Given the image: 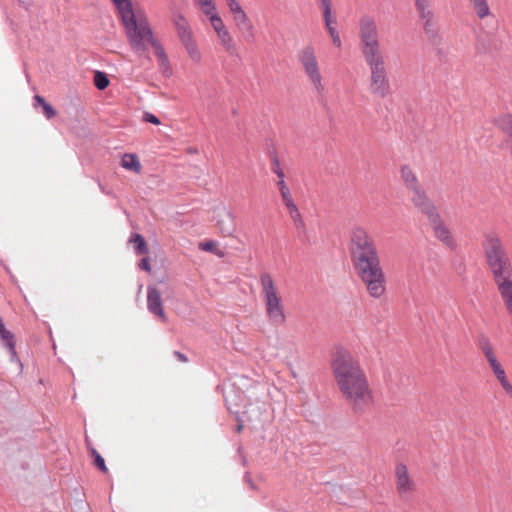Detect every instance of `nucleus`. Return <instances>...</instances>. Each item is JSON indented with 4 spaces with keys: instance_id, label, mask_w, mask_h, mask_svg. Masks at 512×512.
<instances>
[{
    "instance_id": "f257e3e1",
    "label": "nucleus",
    "mask_w": 512,
    "mask_h": 512,
    "mask_svg": "<svg viewBox=\"0 0 512 512\" xmlns=\"http://www.w3.org/2000/svg\"><path fill=\"white\" fill-rule=\"evenodd\" d=\"M348 249L354 271L368 294L380 298L386 291V277L374 240L364 228L355 227L350 232Z\"/></svg>"
},
{
    "instance_id": "f03ea898",
    "label": "nucleus",
    "mask_w": 512,
    "mask_h": 512,
    "mask_svg": "<svg viewBox=\"0 0 512 512\" xmlns=\"http://www.w3.org/2000/svg\"><path fill=\"white\" fill-rule=\"evenodd\" d=\"M331 368L344 398L355 413H363L371 401L367 378L359 362L342 346L335 349Z\"/></svg>"
},
{
    "instance_id": "7ed1b4c3",
    "label": "nucleus",
    "mask_w": 512,
    "mask_h": 512,
    "mask_svg": "<svg viewBox=\"0 0 512 512\" xmlns=\"http://www.w3.org/2000/svg\"><path fill=\"white\" fill-rule=\"evenodd\" d=\"M482 247L501 297L512 295V263L501 239L496 233H488Z\"/></svg>"
},
{
    "instance_id": "20e7f679",
    "label": "nucleus",
    "mask_w": 512,
    "mask_h": 512,
    "mask_svg": "<svg viewBox=\"0 0 512 512\" xmlns=\"http://www.w3.org/2000/svg\"><path fill=\"white\" fill-rule=\"evenodd\" d=\"M115 6L125 29L131 49L136 53L147 50L146 41L153 36V31L146 18H137L131 0H110Z\"/></svg>"
},
{
    "instance_id": "39448f33",
    "label": "nucleus",
    "mask_w": 512,
    "mask_h": 512,
    "mask_svg": "<svg viewBox=\"0 0 512 512\" xmlns=\"http://www.w3.org/2000/svg\"><path fill=\"white\" fill-rule=\"evenodd\" d=\"M260 280L266 305V313L270 322L275 326L283 325L286 321V316L283 306L281 305V298L275 289L272 277L268 273H263Z\"/></svg>"
},
{
    "instance_id": "423d86ee",
    "label": "nucleus",
    "mask_w": 512,
    "mask_h": 512,
    "mask_svg": "<svg viewBox=\"0 0 512 512\" xmlns=\"http://www.w3.org/2000/svg\"><path fill=\"white\" fill-rule=\"evenodd\" d=\"M361 52L364 58L381 55L379 50L378 30L374 19L364 15L359 21Z\"/></svg>"
},
{
    "instance_id": "0eeeda50",
    "label": "nucleus",
    "mask_w": 512,
    "mask_h": 512,
    "mask_svg": "<svg viewBox=\"0 0 512 512\" xmlns=\"http://www.w3.org/2000/svg\"><path fill=\"white\" fill-rule=\"evenodd\" d=\"M364 59L371 70V92L380 98H385L390 91V85L384 67L385 62L383 56L376 55Z\"/></svg>"
},
{
    "instance_id": "6e6552de",
    "label": "nucleus",
    "mask_w": 512,
    "mask_h": 512,
    "mask_svg": "<svg viewBox=\"0 0 512 512\" xmlns=\"http://www.w3.org/2000/svg\"><path fill=\"white\" fill-rule=\"evenodd\" d=\"M299 60L309 80L313 83L316 90L320 92L323 89L321 83L322 77L313 47L307 46L303 48L299 54Z\"/></svg>"
},
{
    "instance_id": "1a4fd4ad",
    "label": "nucleus",
    "mask_w": 512,
    "mask_h": 512,
    "mask_svg": "<svg viewBox=\"0 0 512 512\" xmlns=\"http://www.w3.org/2000/svg\"><path fill=\"white\" fill-rule=\"evenodd\" d=\"M477 346H478L479 350L485 356L487 362L489 363V365L496 377L505 372V370L503 369L502 365L500 364V362L498 361V359L494 353V350H493V347L491 345L489 338L486 335L480 334L478 336Z\"/></svg>"
},
{
    "instance_id": "9d476101",
    "label": "nucleus",
    "mask_w": 512,
    "mask_h": 512,
    "mask_svg": "<svg viewBox=\"0 0 512 512\" xmlns=\"http://www.w3.org/2000/svg\"><path fill=\"white\" fill-rule=\"evenodd\" d=\"M215 224L219 233L224 237L233 236L236 231L235 217L233 213L225 207L219 209L214 215Z\"/></svg>"
},
{
    "instance_id": "9b49d317",
    "label": "nucleus",
    "mask_w": 512,
    "mask_h": 512,
    "mask_svg": "<svg viewBox=\"0 0 512 512\" xmlns=\"http://www.w3.org/2000/svg\"><path fill=\"white\" fill-rule=\"evenodd\" d=\"M428 221L433 228L435 237L444 245H446L450 250L454 251L457 247V244L452 237L449 228L442 221L440 214L437 213L435 219L434 217H431L428 219Z\"/></svg>"
},
{
    "instance_id": "f8f14e48",
    "label": "nucleus",
    "mask_w": 512,
    "mask_h": 512,
    "mask_svg": "<svg viewBox=\"0 0 512 512\" xmlns=\"http://www.w3.org/2000/svg\"><path fill=\"white\" fill-rule=\"evenodd\" d=\"M413 197L411 199L414 206L424 215L427 216V218L436 217V214L438 213L437 208L433 201L427 196L426 192L421 188L418 187L414 190Z\"/></svg>"
},
{
    "instance_id": "ddd939ff",
    "label": "nucleus",
    "mask_w": 512,
    "mask_h": 512,
    "mask_svg": "<svg viewBox=\"0 0 512 512\" xmlns=\"http://www.w3.org/2000/svg\"><path fill=\"white\" fill-rule=\"evenodd\" d=\"M147 308L150 313L165 319L161 293L156 287H147Z\"/></svg>"
},
{
    "instance_id": "4468645a",
    "label": "nucleus",
    "mask_w": 512,
    "mask_h": 512,
    "mask_svg": "<svg viewBox=\"0 0 512 512\" xmlns=\"http://www.w3.org/2000/svg\"><path fill=\"white\" fill-rule=\"evenodd\" d=\"M429 43L438 47L442 42L436 17L420 22Z\"/></svg>"
},
{
    "instance_id": "2eb2a0df",
    "label": "nucleus",
    "mask_w": 512,
    "mask_h": 512,
    "mask_svg": "<svg viewBox=\"0 0 512 512\" xmlns=\"http://www.w3.org/2000/svg\"><path fill=\"white\" fill-rule=\"evenodd\" d=\"M173 24L177 32V36L181 43L187 42L193 39L192 31L186 18L182 14H174Z\"/></svg>"
},
{
    "instance_id": "dca6fc26",
    "label": "nucleus",
    "mask_w": 512,
    "mask_h": 512,
    "mask_svg": "<svg viewBox=\"0 0 512 512\" xmlns=\"http://www.w3.org/2000/svg\"><path fill=\"white\" fill-rule=\"evenodd\" d=\"M0 338L3 341L4 346L7 348L8 353L10 354L11 360H18L17 352H16V341L14 334L7 330L3 320H0Z\"/></svg>"
},
{
    "instance_id": "f3484780",
    "label": "nucleus",
    "mask_w": 512,
    "mask_h": 512,
    "mask_svg": "<svg viewBox=\"0 0 512 512\" xmlns=\"http://www.w3.org/2000/svg\"><path fill=\"white\" fill-rule=\"evenodd\" d=\"M414 7L420 22L436 17L431 0H414Z\"/></svg>"
},
{
    "instance_id": "a211bd4d",
    "label": "nucleus",
    "mask_w": 512,
    "mask_h": 512,
    "mask_svg": "<svg viewBox=\"0 0 512 512\" xmlns=\"http://www.w3.org/2000/svg\"><path fill=\"white\" fill-rule=\"evenodd\" d=\"M397 488L400 493H406L411 488V480L406 465L399 463L396 466Z\"/></svg>"
},
{
    "instance_id": "6ab92c4d",
    "label": "nucleus",
    "mask_w": 512,
    "mask_h": 512,
    "mask_svg": "<svg viewBox=\"0 0 512 512\" xmlns=\"http://www.w3.org/2000/svg\"><path fill=\"white\" fill-rule=\"evenodd\" d=\"M33 99V107L40 111L47 119H51L56 115L55 108L43 96L36 94Z\"/></svg>"
},
{
    "instance_id": "aec40b11",
    "label": "nucleus",
    "mask_w": 512,
    "mask_h": 512,
    "mask_svg": "<svg viewBox=\"0 0 512 512\" xmlns=\"http://www.w3.org/2000/svg\"><path fill=\"white\" fill-rule=\"evenodd\" d=\"M277 185L279 187V191H280L281 197L283 199V202H284L285 206L289 209L290 214L298 215V208L291 197L290 190H289L288 186L286 185L285 181L279 180L277 182Z\"/></svg>"
},
{
    "instance_id": "412c9836",
    "label": "nucleus",
    "mask_w": 512,
    "mask_h": 512,
    "mask_svg": "<svg viewBox=\"0 0 512 512\" xmlns=\"http://www.w3.org/2000/svg\"><path fill=\"white\" fill-rule=\"evenodd\" d=\"M401 178L406 188L410 191L420 187L417 176L408 165H403L401 167Z\"/></svg>"
},
{
    "instance_id": "4be33fe9",
    "label": "nucleus",
    "mask_w": 512,
    "mask_h": 512,
    "mask_svg": "<svg viewBox=\"0 0 512 512\" xmlns=\"http://www.w3.org/2000/svg\"><path fill=\"white\" fill-rule=\"evenodd\" d=\"M121 166L124 169L135 173H139L141 170V163L136 154H124L121 160Z\"/></svg>"
},
{
    "instance_id": "5701e85b",
    "label": "nucleus",
    "mask_w": 512,
    "mask_h": 512,
    "mask_svg": "<svg viewBox=\"0 0 512 512\" xmlns=\"http://www.w3.org/2000/svg\"><path fill=\"white\" fill-rule=\"evenodd\" d=\"M130 242L133 244L134 251L137 255H144L148 253L147 242L143 235L133 233L131 235Z\"/></svg>"
},
{
    "instance_id": "b1692460",
    "label": "nucleus",
    "mask_w": 512,
    "mask_h": 512,
    "mask_svg": "<svg viewBox=\"0 0 512 512\" xmlns=\"http://www.w3.org/2000/svg\"><path fill=\"white\" fill-rule=\"evenodd\" d=\"M225 50L232 56H238L236 45L228 32V30L222 31L217 34Z\"/></svg>"
},
{
    "instance_id": "393cba45",
    "label": "nucleus",
    "mask_w": 512,
    "mask_h": 512,
    "mask_svg": "<svg viewBox=\"0 0 512 512\" xmlns=\"http://www.w3.org/2000/svg\"><path fill=\"white\" fill-rule=\"evenodd\" d=\"M239 30L243 40L246 43H253L255 40L254 28L250 20L245 22V24H241L237 27Z\"/></svg>"
},
{
    "instance_id": "a878e982",
    "label": "nucleus",
    "mask_w": 512,
    "mask_h": 512,
    "mask_svg": "<svg viewBox=\"0 0 512 512\" xmlns=\"http://www.w3.org/2000/svg\"><path fill=\"white\" fill-rule=\"evenodd\" d=\"M477 16L481 19L490 15V8L487 0H470Z\"/></svg>"
},
{
    "instance_id": "bb28decb",
    "label": "nucleus",
    "mask_w": 512,
    "mask_h": 512,
    "mask_svg": "<svg viewBox=\"0 0 512 512\" xmlns=\"http://www.w3.org/2000/svg\"><path fill=\"white\" fill-rule=\"evenodd\" d=\"M269 156L272 163V171L277 175L279 180H284L285 174L280 166V160L274 147L269 150Z\"/></svg>"
},
{
    "instance_id": "cd10ccee",
    "label": "nucleus",
    "mask_w": 512,
    "mask_h": 512,
    "mask_svg": "<svg viewBox=\"0 0 512 512\" xmlns=\"http://www.w3.org/2000/svg\"><path fill=\"white\" fill-rule=\"evenodd\" d=\"M148 43L154 49L158 61L163 63L167 62V54L165 52V49L163 45L160 43V41L154 37V35L148 40Z\"/></svg>"
},
{
    "instance_id": "c85d7f7f",
    "label": "nucleus",
    "mask_w": 512,
    "mask_h": 512,
    "mask_svg": "<svg viewBox=\"0 0 512 512\" xmlns=\"http://www.w3.org/2000/svg\"><path fill=\"white\" fill-rule=\"evenodd\" d=\"M93 82H94V86L98 90H104L110 84V80H109L107 74L100 70H97L94 72Z\"/></svg>"
},
{
    "instance_id": "c756f323",
    "label": "nucleus",
    "mask_w": 512,
    "mask_h": 512,
    "mask_svg": "<svg viewBox=\"0 0 512 512\" xmlns=\"http://www.w3.org/2000/svg\"><path fill=\"white\" fill-rule=\"evenodd\" d=\"M182 45L185 47L189 57L193 60V61H199L200 58H201V54L198 50V47H197V44L193 39L187 41V42H184L182 43Z\"/></svg>"
},
{
    "instance_id": "7c9ffc66",
    "label": "nucleus",
    "mask_w": 512,
    "mask_h": 512,
    "mask_svg": "<svg viewBox=\"0 0 512 512\" xmlns=\"http://www.w3.org/2000/svg\"><path fill=\"white\" fill-rule=\"evenodd\" d=\"M199 249L205 252L213 253L217 256H223V252L217 248V242L214 240H205L199 243Z\"/></svg>"
},
{
    "instance_id": "2f4dec72",
    "label": "nucleus",
    "mask_w": 512,
    "mask_h": 512,
    "mask_svg": "<svg viewBox=\"0 0 512 512\" xmlns=\"http://www.w3.org/2000/svg\"><path fill=\"white\" fill-rule=\"evenodd\" d=\"M91 456L93 457V463L95 467L101 472L106 473L108 468L106 466L105 459L95 448H91Z\"/></svg>"
},
{
    "instance_id": "473e14b6",
    "label": "nucleus",
    "mask_w": 512,
    "mask_h": 512,
    "mask_svg": "<svg viewBox=\"0 0 512 512\" xmlns=\"http://www.w3.org/2000/svg\"><path fill=\"white\" fill-rule=\"evenodd\" d=\"M209 20L211 22L213 29L215 30V32L217 34L221 33L222 31L227 30L224 26V23H223L221 17L218 15V13L211 15V17H209Z\"/></svg>"
},
{
    "instance_id": "72a5a7b5",
    "label": "nucleus",
    "mask_w": 512,
    "mask_h": 512,
    "mask_svg": "<svg viewBox=\"0 0 512 512\" xmlns=\"http://www.w3.org/2000/svg\"><path fill=\"white\" fill-rule=\"evenodd\" d=\"M201 8H202V11L203 13L209 17H211V15L213 14H216V6L213 2V0H208V1H202L201 3H199Z\"/></svg>"
},
{
    "instance_id": "f704fd0d",
    "label": "nucleus",
    "mask_w": 512,
    "mask_h": 512,
    "mask_svg": "<svg viewBox=\"0 0 512 512\" xmlns=\"http://www.w3.org/2000/svg\"><path fill=\"white\" fill-rule=\"evenodd\" d=\"M501 128L512 138V114L505 115L500 120Z\"/></svg>"
},
{
    "instance_id": "c9c22d12",
    "label": "nucleus",
    "mask_w": 512,
    "mask_h": 512,
    "mask_svg": "<svg viewBox=\"0 0 512 512\" xmlns=\"http://www.w3.org/2000/svg\"><path fill=\"white\" fill-rule=\"evenodd\" d=\"M323 11V21L326 29H329L336 24V19L332 16V8Z\"/></svg>"
},
{
    "instance_id": "e433bc0d",
    "label": "nucleus",
    "mask_w": 512,
    "mask_h": 512,
    "mask_svg": "<svg viewBox=\"0 0 512 512\" xmlns=\"http://www.w3.org/2000/svg\"><path fill=\"white\" fill-rule=\"evenodd\" d=\"M496 378L500 382V384H501L502 388L505 390V392L508 395L512 396V384L508 380L506 373L504 372L501 375L497 376Z\"/></svg>"
},
{
    "instance_id": "4c0bfd02",
    "label": "nucleus",
    "mask_w": 512,
    "mask_h": 512,
    "mask_svg": "<svg viewBox=\"0 0 512 512\" xmlns=\"http://www.w3.org/2000/svg\"><path fill=\"white\" fill-rule=\"evenodd\" d=\"M496 378L500 382V384H501L502 388L505 390V392L508 395L512 396V384L508 380L506 373L504 372L501 375L497 376Z\"/></svg>"
},
{
    "instance_id": "58836bf2",
    "label": "nucleus",
    "mask_w": 512,
    "mask_h": 512,
    "mask_svg": "<svg viewBox=\"0 0 512 512\" xmlns=\"http://www.w3.org/2000/svg\"><path fill=\"white\" fill-rule=\"evenodd\" d=\"M226 3L232 15L239 14L240 12L244 11L238 0H231L227 1Z\"/></svg>"
},
{
    "instance_id": "ea45409f",
    "label": "nucleus",
    "mask_w": 512,
    "mask_h": 512,
    "mask_svg": "<svg viewBox=\"0 0 512 512\" xmlns=\"http://www.w3.org/2000/svg\"><path fill=\"white\" fill-rule=\"evenodd\" d=\"M233 20L235 22L236 27H238L241 24H245L248 20H250L245 13V11L240 12L239 14L233 15Z\"/></svg>"
},
{
    "instance_id": "a19ab883",
    "label": "nucleus",
    "mask_w": 512,
    "mask_h": 512,
    "mask_svg": "<svg viewBox=\"0 0 512 512\" xmlns=\"http://www.w3.org/2000/svg\"><path fill=\"white\" fill-rule=\"evenodd\" d=\"M233 20L235 22L236 27H238L241 24H245L248 20H250L245 13V11L240 12L239 14L233 15Z\"/></svg>"
},
{
    "instance_id": "79ce46f5",
    "label": "nucleus",
    "mask_w": 512,
    "mask_h": 512,
    "mask_svg": "<svg viewBox=\"0 0 512 512\" xmlns=\"http://www.w3.org/2000/svg\"><path fill=\"white\" fill-rule=\"evenodd\" d=\"M143 120L153 125H159L161 123L160 119L155 114L150 112L144 113Z\"/></svg>"
},
{
    "instance_id": "37998d69",
    "label": "nucleus",
    "mask_w": 512,
    "mask_h": 512,
    "mask_svg": "<svg viewBox=\"0 0 512 512\" xmlns=\"http://www.w3.org/2000/svg\"><path fill=\"white\" fill-rule=\"evenodd\" d=\"M138 267L143 271L150 272L151 271L150 259L148 257L141 258L138 263Z\"/></svg>"
},
{
    "instance_id": "c03bdc74",
    "label": "nucleus",
    "mask_w": 512,
    "mask_h": 512,
    "mask_svg": "<svg viewBox=\"0 0 512 512\" xmlns=\"http://www.w3.org/2000/svg\"><path fill=\"white\" fill-rule=\"evenodd\" d=\"M291 215V218L293 219L294 223H295V226L297 229H304L305 228V224L301 218V214L300 212L298 211V215L296 214H290Z\"/></svg>"
},
{
    "instance_id": "a18cd8bd",
    "label": "nucleus",
    "mask_w": 512,
    "mask_h": 512,
    "mask_svg": "<svg viewBox=\"0 0 512 512\" xmlns=\"http://www.w3.org/2000/svg\"><path fill=\"white\" fill-rule=\"evenodd\" d=\"M173 355H174V357H175L178 361H180V362H182V363H186V362H188V357H187L184 353H182V352H180V351H174V352H173Z\"/></svg>"
},
{
    "instance_id": "49530a36",
    "label": "nucleus",
    "mask_w": 512,
    "mask_h": 512,
    "mask_svg": "<svg viewBox=\"0 0 512 512\" xmlns=\"http://www.w3.org/2000/svg\"><path fill=\"white\" fill-rule=\"evenodd\" d=\"M318 1L322 7V10L332 8V0H318Z\"/></svg>"
},
{
    "instance_id": "de8ad7c7",
    "label": "nucleus",
    "mask_w": 512,
    "mask_h": 512,
    "mask_svg": "<svg viewBox=\"0 0 512 512\" xmlns=\"http://www.w3.org/2000/svg\"><path fill=\"white\" fill-rule=\"evenodd\" d=\"M244 478H245V481L250 485V487L252 489H255V484H254L253 480L251 479L249 472L245 473Z\"/></svg>"
},
{
    "instance_id": "09e8293b",
    "label": "nucleus",
    "mask_w": 512,
    "mask_h": 512,
    "mask_svg": "<svg viewBox=\"0 0 512 512\" xmlns=\"http://www.w3.org/2000/svg\"><path fill=\"white\" fill-rule=\"evenodd\" d=\"M332 39V42L333 44L336 46V47H341L342 45V42H341V39H340V36L339 35H336L334 37L331 38Z\"/></svg>"
},
{
    "instance_id": "8fccbe9b",
    "label": "nucleus",
    "mask_w": 512,
    "mask_h": 512,
    "mask_svg": "<svg viewBox=\"0 0 512 512\" xmlns=\"http://www.w3.org/2000/svg\"><path fill=\"white\" fill-rule=\"evenodd\" d=\"M326 30H327V32L329 33V35H330V37H331V38H332V37H334V36H336V35H339V33L337 32V30H336L335 26H333V27H331V28H329V29H326Z\"/></svg>"
},
{
    "instance_id": "3c124183",
    "label": "nucleus",
    "mask_w": 512,
    "mask_h": 512,
    "mask_svg": "<svg viewBox=\"0 0 512 512\" xmlns=\"http://www.w3.org/2000/svg\"><path fill=\"white\" fill-rule=\"evenodd\" d=\"M160 66L164 69H168L169 66H170V63H169V59L167 58V62L163 63V62H159Z\"/></svg>"
},
{
    "instance_id": "603ef678",
    "label": "nucleus",
    "mask_w": 512,
    "mask_h": 512,
    "mask_svg": "<svg viewBox=\"0 0 512 512\" xmlns=\"http://www.w3.org/2000/svg\"><path fill=\"white\" fill-rule=\"evenodd\" d=\"M172 71H171V68L169 67L168 69L164 68L163 69V74L166 76V77H169L171 75Z\"/></svg>"
},
{
    "instance_id": "864d4df0",
    "label": "nucleus",
    "mask_w": 512,
    "mask_h": 512,
    "mask_svg": "<svg viewBox=\"0 0 512 512\" xmlns=\"http://www.w3.org/2000/svg\"><path fill=\"white\" fill-rule=\"evenodd\" d=\"M20 4H22L26 9L29 7V3H26L25 0H17Z\"/></svg>"
},
{
    "instance_id": "5fc2aeb1",
    "label": "nucleus",
    "mask_w": 512,
    "mask_h": 512,
    "mask_svg": "<svg viewBox=\"0 0 512 512\" xmlns=\"http://www.w3.org/2000/svg\"><path fill=\"white\" fill-rule=\"evenodd\" d=\"M243 427H244V425L242 423H238L237 426H236V431L237 432H241Z\"/></svg>"
},
{
    "instance_id": "6e6d98bb",
    "label": "nucleus",
    "mask_w": 512,
    "mask_h": 512,
    "mask_svg": "<svg viewBox=\"0 0 512 512\" xmlns=\"http://www.w3.org/2000/svg\"><path fill=\"white\" fill-rule=\"evenodd\" d=\"M246 463H247V459H246V457H245V456H243V457H242V464H243V465H246Z\"/></svg>"
},
{
    "instance_id": "4d7b16f0",
    "label": "nucleus",
    "mask_w": 512,
    "mask_h": 512,
    "mask_svg": "<svg viewBox=\"0 0 512 512\" xmlns=\"http://www.w3.org/2000/svg\"><path fill=\"white\" fill-rule=\"evenodd\" d=\"M99 187H100L101 191L105 193V187H103L101 183H99Z\"/></svg>"
},
{
    "instance_id": "13d9d810",
    "label": "nucleus",
    "mask_w": 512,
    "mask_h": 512,
    "mask_svg": "<svg viewBox=\"0 0 512 512\" xmlns=\"http://www.w3.org/2000/svg\"><path fill=\"white\" fill-rule=\"evenodd\" d=\"M242 449H243L242 447H239V448H238V452H239V453H241V452H242Z\"/></svg>"
},
{
    "instance_id": "bf43d9fd",
    "label": "nucleus",
    "mask_w": 512,
    "mask_h": 512,
    "mask_svg": "<svg viewBox=\"0 0 512 512\" xmlns=\"http://www.w3.org/2000/svg\"><path fill=\"white\" fill-rule=\"evenodd\" d=\"M0 320H2V318L0 317Z\"/></svg>"
}]
</instances>
